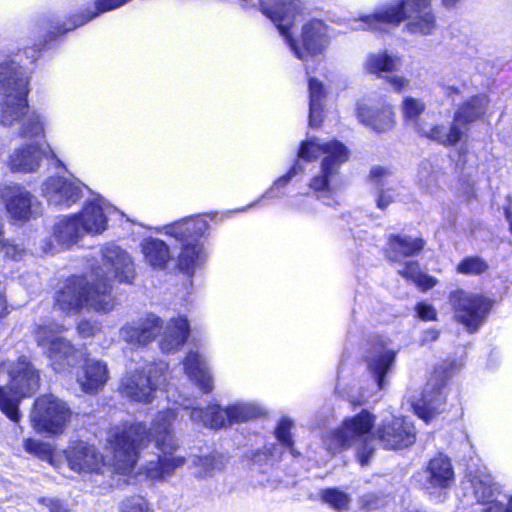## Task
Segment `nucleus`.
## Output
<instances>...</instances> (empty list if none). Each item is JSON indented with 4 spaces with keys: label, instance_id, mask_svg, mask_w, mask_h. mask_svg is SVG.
<instances>
[{
    "label": "nucleus",
    "instance_id": "1",
    "mask_svg": "<svg viewBox=\"0 0 512 512\" xmlns=\"http://www.w3.org/2000/svg\"><path fill=\"white\" fill-rule=\"evenodd\" d=\"M177 412L173 409L159 411L147 429L142 422L124 423L113 427L109 432V443L113 450L114 467L122 474L132 471L138 461L140 451L151 442L159 451L155 459L144 467L147 478L163 481L186 463V458L175 455L179 448L174 435L173 423Z\"/></svg>",
    "mask_w": 512,
    "mask_h": 512
},
{
    "label": "nucleus",
    "instance_id": "2",
    "mask_svg": "<svg viewBox=\"0 0 512 512\" xmlns=\"http://www.w3.org/2000/svg\"><path fill=\"white\" fill-rule=\"evenodd\" d=\"M29 76L15 59L0 63V123L22 138L45 135L46 119L30 110L27 96Z\"/></svg>",
    "mask_w": 512,
    "mask_h": 512
},
{
    "label": "nucleus",
    "instance_id": "3",
    "mask_svg": "<svg viewBox=\"0 0 512 512\" xmlns=\"http://www.w3.org/2000/svg\"><path fill=\"white\" fill-rule=\"evenodd\" d=\"M354 29H371L383 31L387 26H397L405 21L404 29L414 35L427 36L435 32L437 21L431 8V0H399L372 15H365L358 20Z\"/></svg>",
    "mask_w": 512,
    "mask_h": 512
},
{
    "label": "nucleus",
    "instance_id": "4",
    "mask_svg": "<svg viewBox=\"0 0 512 512\" xmlns=\"http://www.w3.org/2000/svg\"><path fill=\"white\" fill-rule=\"evenodd\" d=\"M324 155L321 167L310 181L309 187L319 197L332 194L338 187L339 169L349 158V150L338 140L321 142L318 138H310L301 143L298 151L299 160L306 162Z\"/></svg>",
    "mask_w": 512,
    "mask_h": 512
},
{
    "label": "nucleus",
    "instance_id": "5",
    "mask_svg": "<svg viewBox=\"0 0 512 512\" xmlns=\"http://www.w3.org/2000/svg\"><path fill=\"white\" fill-rule=\"evenodd\" d=\"M39 373L25 358L0 364V410L12 421L18 422V403L39 387Z\"/></svg>",
    "mask_w": 512,
    "mask_h": 512
},
{
    "label": "nucleus",
    "instance_id": "6",
    "mask_svg": "<svg viewBox=\"0 0 512 512\" xmlns=\"http://www.w3.org/2000/svg\"><path fill=\"white\" fill-rule=\"evenodd\" d=\"M209 224L203 217H187L166 225L162 232L180 244L177 265L181 271L192 274L207 260L208 254L202 239H205Z\"/></svg>",
    "mask_w": 512,
    "mask_h": 512
},
{
    "label": "nucleus",
    "instance_id": "7",
    "mask_svg": "<svg viewBox=\"0 0 512 512\" xmlns=\"http://www.w3.org/2000/svg\"><path fill=\"white\" fill-rule=\"evenodd\" d=\"M374 421V416L367 410H362L359 414L345 419L339 428L324 436L325 447L335 454L342 449L355 446L360 464L367 465L375 451L371 435Z\"/></svg>",
    "mask_w": 512,
    "mask_h": 512
},
{
    "label": "nucleus",
    "instance_id": "8",
    "mask_svg": "<svg viewBox=\"0 0 512 512\" xmlns=\"http://www.w3.org/2000/svg\"><path fill=\"white\" fill-rule=\"evenodd\" d=\"M56 305L67 314L78 313L83 308L109 312L115 307V299L109 293V285L102 288L93 278L74 276L67 280L63 288L58 292Z\"/></svg>",
    "mask_w": 512,
    "mask_h": 512
},
{
    "label": "nucleus",
    "instance_id": "9",
    "mask_svg": "<svg viewBox=\"0 0 512 512\" xmlns=\"http://www.w3.org/2000/svg\"><path fill=\"white\" fill-rule=\"evenodd\" d=\"M186 401V399L174 400L183 409H191L190 420L193 423L211 429L247 422L261 414V408L250 402H236L226 409L221 408L219 405H209L204 410L198 407L191 408L186 404Z\"/></svg>",
    "mask_w": 512,
    "mask_h": 512
},
{
    "label": "nucleus",
    "instance_id": "10",
    "mask_svg": "<svg viewBox=\"0 0 512 512\" xmlns=\"http://www.w3.org/2000/svg\"><path fill=\"white\" fill-rule=\"evenodd\" d=\"M168 365L164 362L151 363L142 370L126 374L120 385V392L128 399L140 402L151 403L155 398L156 391L165 384Z\"/></svg>",
    "mask_w": 512,
    "mask_h": 512
},
{
    "label": "nucleus",
    "instance_id": "11",
    "mask_svg": "<svg viewBox=\"0 0 512 512\" xmlns=\"http://www.w3.org/2000/svg\"><path fill=\"white\" fill-rule=\"evenodd\" d=\"M102 265L96 268L90 278L98 284L109 285V293H111V281L117 280L120 283H131L136 275L135 265L132 257L127 251L113 243L106 244L101 249Z\"/></svg>",
    "mask_w": 512,
    "mask_h": 512
},
{
    "label": "nucleus",
    "instance_id": "12",
    "mask_svg": "<svg viewBox=\"0 0 512 512\" xmlns=\"http://www.w3.org/2000/svg\"><path fill=\"white\" fill-rule=\"evenodd\" d=\"M64 330L62 325L56 327L40 326L35 332L38 346L50 359L56 372H62L68 367L75 366L82 358V353L68 340L58 337L57 334Z\"/></svg>",
    "mask_w": 512,
    "mask_h": 512
},
{
    "label": "nucleus",
    "instance_id": "13",
    "mask_svg": "<svg viewBox=\"0 0 512 512\" xmlns=\"http://www.w3.org/2000/svg\"><path fill=\"white\" fill-rule=\"evenodd\" d=\"M291 25L292 19L287 23L278 24V30L298 59L307 61L308 56H318L328 47L330 37L328 35V27L323 21L313 19L302 26V47L292 37L290 33Z\"/></svg>",
    "mask_w": 512,
    "mask_h": 512
},
{
    "label": "nucleus",
    "instance_id": "14",
    "mask_svg": "<svg viewBox=\"0 0 512 512\" xmlns=\"http://www.w3.org/2000/svg\"><path fill=\"white\" fill-rule=\"evenodd\" d=\"M71 414L66 402L52 394H46L35 400L30 418L36 431L61 434L70 421Z\"/></svg>",
    "mask_w": 512,
    "mask_h": 512
},
{
    "label": "nucleus",
    "instance_id": "15",
    "mask_svg": "<svg viewBox=\"0 0 512 512\" xmlns=\"http://www.w3.org/2000/svg\"><path fill=\"white\" fill-rule=\"evenodd\" d=\"M103 223L101 214H96L93 222L87 219L84 223H80L78 215L63 216L54 224L53 238L61 247L69 248L86 234H101Z\"/></svg>",
    "mask_w": 512,
    "mask_h": 512
},
{
    "label": "nucleus",
    "instance_id": "16",
    "mask_svg": "<svg viewBox=\"0 0 512 512\" xmlns=\"http://www.w3.org/2000/svg\"><path fill=\"white\" fill-rule=\"evenodd\" d=\"M447 379L446 370L442 366L436 368L433 377L423 390L422 397L413 403L415 413L425 422H429L432 417L442 411Z\"/></svg>",
    "mask_w": 512,
    "mask_h": 512
},
{
    "label": "nucleus",
    "instance_id": "17",
    "mask_svg": "<svg viewBox=\"0 0 512 512\" xmlns=\"http://www.w3.org/2000/svg\"><path fill=\"white\" fill-rule=\"evenodd\" d=\"M164 320L154 313H146L125 323L120 331V338L133 347L146 346L156 340L163 329Z\"/></svg>",
    "mask_w": 512,
    "mask_h": 512
},
{
    "label": "nucleus",
    "instance_id": "18",
    "mask_svg": "<svg viewBox=\"0 0 512 512\" xmlns=\"http://www.w3.org/2000/svg\"><path fill=\"white\" fill-rule=\"evenodd\" d=\"M83 184L68 177H49L42 184V194L50 205L70 208L83 196Z\"/></svg>",
    "mask_w": 512,
    "mask_h": 512
},
{
    "label": "nucleus",
    "instance_id": "19",
    "mask_svg": "<svg viewBox=\"0 0 512 512\" xmlns=\"http://www.w3.org/2000/svg\"><path fill=\"white\" fill-rule=\"evenodd\" d=\"M375 436L384 448L394 450L409 447L416 439L413 424L401 417L384 421L376 428Z\"/></svg>",
    "mask_w": 512,
    "mask_h": 512
},
{
    "label": "nucleus",
    "instance_id": "20",
    "mask_svg": "<svg viewBox=\"0 0 512 512\" xmlns=\"http://www.w3.org/2000/svg\"><path fill=\"white\" fill-rule=\"evenodd\" d=\"M2 198L9 215L16 220H28L41 214V204L27 189L10 185L2 191Z\"/></svg>",
    "mask_w": 512,
    "mask_h": 512
},
{
    "label": "nucleus",
    "instance_id": "21",
    "mask_svg": "<svg viewBox=\"0 0 512 512\" xmlns=\"http://www.w3.org/2000/svg\"><path fill=\"white\" fill-rule=\"evenodd\" d=\"M44 158L56 159L62 165L50 146L30 143L13 149L9 155L8 166L14 172L32 173L39 169Z\"/></svg>",
    "mask_w": 512,
    "mask_h": 512
},
{
    "label": "nucleus",
    "instance_id": "22",
    "mask_svg": "<svg viewBox=\"0 0 512 512\" xmlns=\"http://www.w3.org/2000/svg\"><path fill=\"white\" fill-rule=\"evenodd\" d=\"M64 453L70 469L77 473H98L104 465L99 450L83 441L72 444Z\"/></svg>",
    "mask_w": 512,
    "mask_h": 512
},
{
    "label": "nucleus",
    "instance_id": "23",
    "mask_svg": "<svg viewBox=\"0 0 512 512\" xmlns=\"http://www.w3.org/2000/svg\"><path fill=\"white\" fill-rule=\"evenodd\" d=\"M449 301L455 318L468 332H475L480 325V297L462 289L451 292Z\"/></svg>",
    "mask_w": 512,
    "mask_h": 512
},
{
    "label": "nucleus",
    "instance_id": "24",
    "mask_svg": "<svg viewBox=\"0 0 512 512\" xmlns=\"http://www.w3.org/2000/svg\"><path fill=\"white\" fill-rule=\"evenodd\" d=\"M190 335V324L184 316L164 321L163 329L157 336L158 346L163 353L179 351Z\"/></svg>",
    "mask_w": 512,
    "mask_h": 512
},
{
    "label": "nucleus",
    "instance_id": "25",
    "mask_svg": "<svg viewBox=\"0 0 512 512\" xmlns=\"http://www.w3.org/2000/svg\"><path fill=\"white\" fill-rule=\"evenodd\" d=\"M502 495V486L486 467H482V512H512V494L503 496V500H499Z\"/></svg>",
    "mask_w": 512,
    "mask_h": 512
},
{
    "label": "nucleus",
    "instance_id": "26",
    "mask_svg": "<svg viewBox=\"0 0 512 512\" xmlns=\"http://www.w3.org/2000/svg\"><path fill=\"white\" fill-rule=\"evenodd\" d=\"M369 179L378 190L376 204L379 209L384 210L396 201L399 196L398 183L393 179V173L389 168L373 166L370 170Z\"/></svg>",
    "mask_w": 512,
    "mask_h": 512
},
{
    "label": "nucleus",
    "instance_id": "27",
    "mask_svg": "<svg viewBox=\"0 0 512 512\" xmlns=\"http://www.w3.org/2000/svg\"><path fill=\"white\" fill-rule=\"evenodd\" d=\"M396 352L382 343L375 344L366 357L368 369L374 377L379 389L385 387V375L390 371Z\"/></svg>",
    "mask_w": 512,
    "mask_h": 512
},
{
    "label": "nucleus",
    "instance_id": "28",
    "mask_svg": "<svg viewBox=\"0 0 512 512\" xmlns=\"http://www.w3.org/2000/svg\"><path fill=\"white\" fill-rule=\"evenodd\" d=\"M183 369L188 378L204 393L213 390V379L205 358L197 351H189L183 360Z\"/></svg>",
    "mask_w": 512,
    "mask_h": 512
},
{
    "label": "nucleus",
    "instance_id": "29",
    "mask_svg": "<svg viewBox=\"0 0 512 512\" xmlns=\"http://www.w3.org/2000/svg\"><path fill=\"white\" fill-rule=\"evenodd\" d=\"M357 117L361 123L376 132H386L395 124L394 113L390 105L380 108L359 104L357 107Z\"/></svg>",
    "mask_w": 512,
    "mask_h": 512
},
{
    "label": "nucleus",
    "instance_id": "30",
    "mask_svg": "<svg viewBox=\"0 0 512 512\" xmlns=\"http://www.w3.org/2000/svg\"><path fill=\"white\" fill-rule=\"evenodd\" d=\"M109 378L108 368L105 362L99 360H88L77 381L85 393L95 394L100 391Z\"/></svg>",
    "mask_w": 512,
    "mask_h": 512
},
{
    "label": "nucleus",
    "instance_id": "31",
    "mask_svg": "<svg viewBox=\"0 0 512 512\" xmlns=\"http://www.w3.org/2000/svg\"><path fill=\"white\" fill-rule=\"evenodd\" d=\"M427 482L433 488H446L454 480V472L450 460L442 454L429 461L426 470Z\"/></svg>",
    "mask_w": 512,
    "mask_h": 512
},
{
    "label": "nucleus",
    "instance_id": "32",
    "mask_svg": "<svg viewBox=\"0 0 512 512\" xmlns=\"http://www.w3.org/2000/svg\"><path fill=\"white\" fill-rule=\"evenodd\" d=\"M145 262L155 269H164L171 260L169 246L162 240L148 237L141 242Z\"/></svg>",
    "mask_w": 512,
    "mask_h": 512
},
{
    "label": "nucleus",
    "instance_id": "33",
    "mask_svg": "<svg viewBox=\"0 0 512 512\" xmlns=\"http://www.w3.org/2000/svg\"><path fill=\"white\" fill-rule=\"evenodd\" d=\"M417 132L444 146L456 145L464 134V130L454 123L451 124L448 130L443 125H435L418 127Z\"/></svg>",
    "mask_w": 512,
    "mask_h": 512
},
{
    "label": "nucleus",
    "instance_id": "34",
    "mask_svg": "<svg viewBox=\"0 0 512 512\" xmlns=\"http://www.w3.org/2000/svg\"><path fill=\"white\" fill-rule=\"evenodd\" d=\"M423 246L424 242L421 238H412L407 235H390L389 237L390 257L394 261L419 253Z\"/></svg>",
    "mask_w": 512,
    "mask_h": 512
},
{
    "label": "nucleus",
    "instance_id": "35",
    "mask_svg": "<svg viewBox=\"0 0 512 512\" xmlns=\"http://www.w3.org/2000/svg\"><path fill=\"white\" fill-rule=\"evenodd\" d=\"M401 66L400 57L389 54L387 51L370 53L364 62V68L368 73L381 75L382 72H393Z\"/></svg>",
    "mask_w": 512,
    "mask_h": 512
},
{
    "label": "nucleus",
    "instance_id": "36",
    "mask_svg": "<svg viewBox=\"0 0 512 512\" xmlns=\"http://www.w3.org/2000/svg\"><path fill=\"white\" fill-rule=\"evenodd\" d=\"M309 86V124L311 127H317L321 122V113L323 99L325 97L324 86L322 82L310 77Z\"/></svg>",
    "mask_w": 512,
    "mask_h": 512
},
{
    "label": "nucleus",
    "instance_id": "37",
    "mask_svg": "<svg viewBox=\"0 0 512 512\" xmlns=\"http://www.w3.org/2000/svg\"><path fill=\"white\" fill-rule=\"evenodd\" d=\"M111 206L100 196H94L92 199L87 200L80 213H77L80 223H84L87 219L93 222L96 214H101L103 217V232L107 228V214L110 212Z\"/></svg>",
    "mask_w": 512,
    "mask_h": 512
},
{
    "label": "nucleus",
    "instance_id": "38",
    "mask_svg": "<svg viewBox=\"0 0 512 512\" xmlns=\"http://www.w3.org/2000/svg\"><path fill=\"white\" fill-rule=\"evenodd\" d=\"M193 465L196 469L194 475L197 478L212 476L215 472L224 468L225 462L221 455H208L205 457L195 456Z\"/></svg>",
    "mask_w": 512,
    "mask_h": 512
},
{
    "label": "nucleus",
    "instance_id": "39",
    "mask_svg": "<svg viewBox=\"0 0 512 512\" xmlns=\"http://www.w3.org/2000/svg\"><path fill=\"white\" fill-rule=\"evenodd\" d=\"M304 171L303 166L300 164L299 160L297 163L292 166L289 171L278 178L273 185L255 202H253L249 207H252L256 205L257 203H260L261 201L265 199H275V198H281L283 197V194L280 193V189L285 187L296 175L302 173Z\"/></svg>",
    "mask_w": 512,
    "mask_h": 512
},
{
    "label": "nucleus",
    "instance_id": "40",
    "mask_svg": "<svg viewBox=\"0 0 512 512\" xmlns=\"http://www.w3.org/2000/svg\"><path fill=\"white\" fill-rule=\"evenodd\" d=\"M425 108V103L421 99L410 96L405 97L401 105L404 121L418 131V127L423 126L419 124V117L424 112Z\"/></svg>",
    "mask_w": 512,
    "mask_h": 512
},
{
    "label": "nucleus",
    "instance_id": "41",
    "mask_svg": "<svg viewBox=\"0 0 512 512\" xmlns=\"http://www.w3.org/2000/svg\"><path fill=\"white\" fill-rule=\"evenodd\" d=\"M399 273L406 279L413 281L417 286L423 290H428L434 287L437 280L420 271L419 265L415 261L407 262Z\"/></svg>",
    "mask_w": 512,
    "mask_h": 512
},
{
    "label": "nucleus",
    "instance_id": "42",
    "mask_svg": "<svg viewBox=\"0 0 512 512\" xmlns=\"http://www.w3.org/2000/svg\"><path fill=\"white\" fill-rule=\"evenodd\" d=\"M480 115V99L472 97L471 100L464 103L455 113L453 123L461 127V125L470 123Z\"/></svg>",
    "mask_w": 512,
    "mask_h": 512
},
{
    "label": "nucleus",
    "instance_id": "43",
    "mask_svg": "<svg viewBox=\"0 0 512 512\" xmlns=\"http://www.w3.org/2000/svg\"><path fill=\"white\" fill-rule=\"evenodd\" d=\"M292 427H293V421L287 417H283L279 421V423L275 429V436L284 448L289 449L290 452L294 456H296L297 454L294 452V449H293L294 441L291 437Z\"/></svg>",
    "mask_w": 512,
    "mask_h": 512
},
{
    "label": "nucleus",
    "instance_id": "44",
    "mask_svg": "<svg viewBox=\"0 0 512 512\" xmlns=\"http://www.w3.org/2000/svg\"><path fill=\"white\" fill-rule=\"evenodd\" d=\"M321 497L325 503L339 511L347 509L350 503L349 495L336 488L324 490Z\"/></svg>",
    "mask_w": 512,
    "mask_h": 512
},
{
    "label": "nucleus",
    "instance_id": "45",
    "mask_svg": "<svg viewBox=\"0 0 512 512\" xmlns=\"http://www.w3.org/2000/svg\"><path fill=\"white\" fill-rule=\"evenodd\" d=\"M417 181L418 185L428 193L432 194L435 192L437 187V176L428 164H424L420 167L417 174Z\"/></svg>",
    "mask_w": 512,
    "mask_h": 512
},
{
    "label": "nucleus",
    "instance_id": "46",
    "mask_svg": "<svg viewBox=\"0 0 512 512\" xmlns=\"http://www.w3.org/2000/svg\"><path fill=\"white\" fill-rule=\"evenodd\" d=\"M24 448L28 453L35 454L40 458H51L52 462L51 449L48 444L28 438L24 441Z\"/></svg>",
    "mask_w": 512,
    "mask_h": 512
},
{
    "label": "nucleus",
    "instance_id": "47",
    "mask_svg": "<svg viewBox=\"0 0 512 512\" xmlns=\"http://www.w3.org/2000/svg\"><path fill=\"white\" fill-rule=\"evenodd\" d=\"M121 512H150V508L143 497L134 496L123 501Z\"/></svg>",
    "mask_w": 512,
    "mask_h": 512
},
{
    "label": "nucleus",
    "instance_id": "48",
    "mask_svg": "<svg viewBox=\"0 0 512 512\" xmlns=\"http://www.w3.org/2000/svg\"><path fill=\"white\" fill-rule=\"evenodd\" d=\"M457 272L464 275L480 274V258L467 257L463 259L457 266Z\"/></svg>",
    "mask_w": 512,
    "mask_h": 512
},
{
    "label": "nucleus",
    "instance_id": "49",
    "mask_svg": "<svg viewBox=\"0 0 512 512\" xmlns=\"http://www.w3.org/2000/svg\"><path fill=\"white\" fill-rule=\"evenodd\" d=\"M501 351L497 346H490L486 358V369L490 371L496 370L501 364Z\"/></svg>",
    "mask_w": 512,
    "mask_h": 512
},
{
    "label": "nucleus",
    "instance_id": "50",
    "mask_svg": "<svg viewBox=\"0 0 512 512\" xmlns=\"http://www.w3.org/2000/svg\"><path fill=\"white\" fill-rule=\"evenodd\" d=\"M0 251H3L5 257L12 260H19L25 254V250L19 245L13 243H5L4 241L3 246L0 247Z\"/></svg>",
    "mask_w": 512,
    "mask_h": 512
},
{
    "label": "nucleus",
    "instance_id": "51",
    "mask_svg": "<svg viewBox=\"0 0 512 512\" xmlns=\"http://www.w3.org/2000/svg\"><path fill=\"white\" fill-rule=\"evenodd\" d=\"M38 502L49 510V512H69L67 506L56 498L42 497L38 499Z\"/></svg>",
    "mask_w": 512,
    "mask_h": 512
},
{
    "label": "nucleus",
    "instance_id": "52",
    "mask_svg": "<svg viewBox=\"0 0 512 512\" xmlns=\"http://www.w3.org/2000/svg\"><path fill=\"white\" fill-rule=\"evenodd\" d=\"M419 318L425 321H431L436 319V310L432 305L426 303H419L416 307Z\"/></svg>",
    "mask_w": 512,
    "mask_h": 512
},
{
    "label": "nucleus",
    "instance_id": "53",
    "mask_svg": "<svg viewBox=\"0 0 512 512\" xmlns=\"http://www.w3.org/2000/svg\"><path fill=\"white\" fill-rule=\"evenodd\" d=\"M78 333L84 337H91L95 334V332L98 330V326L90 321H81L78 324Z\"/></svg>",
    "mask_w": 512,
    "mask_h": 512
},
{
    "label": "nucleus",
    "instance_id": "54",
    "mask_svg": "<svg viewBox=\"0 0 512 512\" xmlns=\"http://www.w3.org/2000/svg\"><path fill=\"white\" fill-rule=\"evenodd\" d=\"M388 82L393 87V89L397 92L401 91L402 89L406 88L409 84V80L402 77V76H391L388 78Z\"/></svg>",
    "mask_w": 512,
    "mask_h": 512
},
{
    "label": "nucleus",
    "instance_id": "55",
    "mask_svg": "<svg viewBox=\"0 0 512 512\" xmlns=\"http://www.w3.org/2000/svg\"><path fill=\"white\" fill-rule=\"evenodd\" d=\"M494 306V301L482 295V323Z\"/></svg>",
    "mask_w": 512,
    "mask_h": 512
},
{
    "label": "nucleus",
    "instance_id": "56",
    "mask_svg": "<svg viewBox=\"0 0 512 512\" xmlns=\"http://www.w3.org/2000/svg\"><path fill=\"white\" fill-rule=\"evenodd\" d=\"M438 338V332L436 330L430 329L425 331L424 338L422 339V344L427 341H434Z\"/></svg>",
    "mask_w": 512,
    "mask_h": 512
},
{
    "label": "nucleus",
    "instance_id": "57",
    "mask_svg": "<svg viewBox=\"0 0 512 512\" xmlns=\"http://www.w3.org/2000/svg\"><path fill=\"white\" fill-rule=\"evenodd\" d=\"M462 191L463 193L468 196V197H473L475 196V191L474 189L470 186V184L467 182H463L462 183Z\"/></svg>",
    "mask_w": 512,
    "mask_h": 512
},
{
    "label": "nucleus",
    "instance_id": "58",
    "mask_svg": "<svg viewBox=\"0 0 512 512\" xmlns=\"http://www.w3.org/2000/svg\"><path fill=\"white\" fill-rule=\"evenodd\" d=\"M504 216H505L506 221L509 224V230L512 233V210L510 209V207L504 208Z\"/></svg>",
    "mask_w": 512,
    "mask_h": 512
},
{
    "label": "nucleus",
    "instance_id": "59",
    "mask_svg": "<svg viewBox=\"0 0 512 512\" xmlns=\"http://www.w3.org/2000/svg\"><path fill=\"white\" fill-rule=\"evenodd\" d=\"M459 0H442V4L445 7H452L454 6Z\"/></svg>",
    "mask_w": 512,
    "mask_h": 512
},
{
    "label": "nucleus",
    "instance_id": "60",
    "mask_svg": "<svg viewBox=\"0 0 512 512\" xmlns=\"http://www.w3.org/2000/svg\"><path fill=\"white\" fill-rule=\"evenodd\" d=\"M481 265H482V273H483L488 268V264L482 259Z\"/></svg>",
    "mask_w": 512,
    "mask_h": 512
},
{
    "label": "nucleus",
    "instance_id": "61",
    "mask_svg": "<svg viewBox=\"0 0 512 512\" xmlns=\"http://www.w3.org/2000/svg\"><path fill=\"white\" fill-rule=\"evenodd\" d=\"M306 73L309 75L310 74V68L309 66H306Z\"/></svg>",
    "mask_w": 512,
    "mask_h": 512
},
{
    "label": "nucleus",
    "instance_id": "62",
    "mask_svg": "<svg viewBox=\"0 0 512 512\" xmlns=\"http://www.w3.org/2000/svg\"><path fill=\"white\" fill-rule=\"evenodd\" d=\"M481 101H482V105H483V104H484V101H485V97H484V95H483V94H482Z\"/></svg>",
    "mask_w": 512,
    "mask_h": 512
}]
</instances>
